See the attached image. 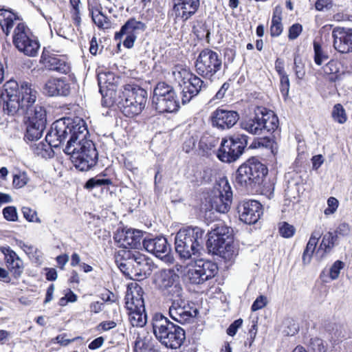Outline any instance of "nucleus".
<instances>
[{"label": "nucleus", "mask_w": 352, "mask_h": 352, "mask_svg": "<svg viewBox=\"0 0 352 352\" xmlns=\"http://www.w3.org/2000/svg\"><path fill=\"white\" fill-rule=\"evenodd\" d=\"M314 62L318 65H321L324 61L329 58L327 52L324 51L321 45L314 41Z\"/></svg>", "instance_id": "38"}, {"label": "nucleus", "mask_w": 352, "mask_h": 352, "mask_svg": "<svg viewBox=\"0 0 352 352\" xmlns=\"http://www.w3.org/2000/svg\"><path fill=\"white\" fill-rule=\"evenodd\" d=\"M40 63L45 69L60 74H67L71 69L70 64L65 57L54 54L45 49L42 52Z\"/></svg>", "instance_id": "23"}, {"label": "nucleus", "mask_w": 352, "mask_h": 352, "mask_svg": "<svg viewBox=\"0 0 352 352\" xmlns=\"http://www.w3.org/2000/svg\"><path fill=\"white\" fill-rule=\"evenodd\" d=\"M142 246L146 251L156 257L170 261L171 248L166 238L162 236L144 238Z\"/></svg>", "instance_id": "20"}, {"label": "nucleus", "mask_w": 352, "mask_h": 352, "mask_svg": "<svg viewBox=\"0 0 352 352\" xmlns=\"http://www.w3.org/2000/svg\"><path fill=\"white\" fill-rule=\"evenodd\" d=\"M243 320L241 318H239L234 320L227 329V333L230 336H234L236 335L238 329L242 326Z\"/></svg>", "instance_id": "57"}, {"label": "nucleus", "mask_w": 352, "mask_h": 352, "mask_svg": "<svg viewBox=\"0 0 352 352\" xmlns=\"http://www.w3.org/2000/svg\"><path fill=\"white\" fill-rule=\"evenodd\" d=\"M278 124V118L273 111L257 107L252 116L241 122V127L251 134L266 137L274 132Z\"/></svg>", "instance_id": "8"}, {"label": "nucleus", "mask_w": 352, "mask_h": 352, "mask_svg": "<svg viewBox=\"0 0 352 352\" xmlns=\"http://www.w3.org/2000/svg\"><path fill=\"white\" fill-rule=\"evenodd\" d=\"M212 125L219 129H231L239 119L237 111L217 108L211 114Z\"/></svg>", "instance_id": "24"}, {"label": "nucleus", "mask_w": 352, "mask_h": 352, "mask_svg": "<svg viewBox=\"0 0 352 352\" xmlns=\"http://www.w3.org/2000/svg\"><path fill=\"white\" fill-rule=\"evenodd\" d=\"M265 164L256 157H252L242 164L236 170L235 182L248 191L256 190L267 174Z\"/></svg>", "instance_id": "7"}, {"label": "nucleus", "mask_w": 352, "mask_h": 352, "mask_svg": "<svg viewBox=\"0 0 352 352\" xmlns=\"http://www.w3.org/2000/svg\"><path fill=\"white\" fill-rule=\"evenodd\" d=\"M22 212L24 218L30 222L40 223L41 220L37 217L36 212L29 207H23Z\"/></svg>", "instance_id": "48"}, {"label": "nucleus", "mask_w": 352, "mask_h": 352, "mask_svg": "<svg viewBox=\"0 0 352 352\" xmlns=\"http://www.w3.org/2000/svg\"><path fill=\"white\" fill-rule=\"evenodd\" d=\"M12 43L19 52L28 56H35L40 47L38 41L32 36L30 29L21 22L18 23L13 30Z\"/></svg>", "instance_id": "13"}, {"label": "nucleus", "mask_w": 352, "mask_h": 352, "mask_svg": "<svg viewBox=\"0 0 352 352\" xmlns=\"http://www.w3.org/2000/svg\"><path fill=\"white\" fill-rule=\"evenodd\" d=\"M333 3L330 0H317L315 8L318 11H323L324 9L329 10L332 8Z\"/></svg>", "instance_id": "59"}, {"label": "nucleus", "mask_w": 352, "mask_h": 352, "mask_svg": "<svg viewBox=\"0 0 352 352\" xmlns=\"http://www.w3.org/2000/svg\"><path fill=\"white\" fill-rule=\"evenodd\" d=\"M171 305L169 307L168 313L170 317L175 321L185 324L190 322L197 314V309H192L183 298V294L179 297H170Z\"/></svg>", "instance_id": "18"}, {"label": "nucleus", "mask_w": 352, "mask_h": 352, "mask_svg": "<svg viewBox=\"0 0 352 352\" xmlns=\"http://www.w3.org/2000/svg\"><path fill=\"white\" fill-rule=\"evenodd\" d=\"M151 325L156 339L166 348L178 349L186 340L184 329L161 313L153 316Z\"/></svg>", "instance_id": "5"}, {"label": "nucleus", "mask_w": 352, "mask_h": 352, "mask_svg": "<svg viewBox=\"0 0 352 352\" xmlns=\"http://www.w3.org/2000/svg\"><path fill=\"white\" fill-rule=\"evenodd\" d=\"M280 77V91L283 96L286 97L288 95L289 90V79L288 75L283 74L279 76Z\"/></svg>", "instance_id": "52"}, {"label": "nucleus", "mask_w": 352, "mask_h": 352, "mask_svg": "<svg viewBox=\"0 0 352 352\" xmlns=\"http://www.w3.org/2000/svg\"><path fill=\"white\" fill-rule=\"evenodd\" d=\"M208 236L206 248L209 253L218 255L226 261H230L236 256L233 230L231 228L219 222L213 226Z\"/></svg>", "instance_id": "4"}, {"label": "nucleus", "mask_w": 352, "mask_h": 352, "mask_svg": "<svg viewBox=\"0 0 352 352\" xmlns=\"http://www.w3.org/2000/svg\"><path fill=\"white\" fill-rule=\"evenodd\" d=\"M302 26L299 23L292 25L289 29L288 37L290 40L296 39L301 33Z\"/></svg>", "instance_id": "56"}, {"label": "nucleus", "mask_w": 352, "mask_h": 352, "mask_svg": "<svg viewBox=\"0 0 352 352\" xmlns=\"http://www.w3.org/2000/svg\"><path fill=\"white\" fill-rule=\"evenodd\" d=\"M1 252L5 256L6 265L11 264L19 257L10 247H2Z\"/></svg>", "instance_id": "50"}, {"label": "nucleus", "mask_w": 352, "mask_h": 352, "mask_svg": "<svg viewBox=\"0 0 352 352\" xmlns=\"http://www.w3.org/2000/svg\"><path fill=\"white\" fill-rule=\"evenodd\" d=\"M190 76L188 78V84L184 82V86L182 91V102L183 104L188 103L195 96L208 87L207 82H205L197 76L187 73Z\"/></svg>", "instance_id": "27"}, {"label": "nucleus", "mask_w": 352, "mask_h": 352, "mask_svg": "<svg viewBox=\"0 0 352 352\" xmlns=\"http://www.w3.org/2000/svg\"><path fill=\"white\" fill-rule=\"evenodd\" d=\"M69 155L74 166L81 171H87L94 166L98 161V152L94 142L87 139L78 140L70 146L69 151H65Z\"/></svg>", "instance_id": "9"}, {"label": "nucleus", "mask_w": 352, "mask_h": 352, "mask_svg": "<svg viewBox=\"0 0 352 352\" xmlns=\"http://www.w3.org/2000/svg\"><path fill=\"white\" fill-rule=\"evenodd\" d=\"M56 82V91H58V96H67L70 93V84L65 80V78H54Z\"/></svg>", "instance_id": "40"}, {"label": "nucleus", "mask_w": 352, "mask_h": 352, "mask_svg": "<svg viewBox=\"0 0 352 352\" xmlns=\"http://www.w3.org/2000/svg\"><path fill=\"white\" fill-rule=\"evenodd\" d=\"M332 117L335 121L340 124H343L346 121V114L341 104H336L334 105L332 111Z\"/></svg>", "instance_id": "41"}, {"label": "nucleus", "mask_w": 352, "mask_h": 352, "mask_svg": "<svg viewBox=\"0 0 352 352\" xmlns=\"http://www.w3.org/2000/svg\"><path fill=\"white\" fill-rule=\"evenodd\" d=\"M54 146L50 144V142L44 143L41 142L32 146V148L34 153L42 158H51L54 157V152L52 149Z\"/></svg>", "instance_id": "35"}, {"label": "nucleus", "mask_w": 352, "mask_h": 352, "mask_svg": "<svg viewBox=\"0 0 352 352\" xmlns=\"http://www.w3.org/2000/svg\"><path fill=\"white\" fill-rule=\"evenodd\" d=\"M195 67L199 76L212 82L222 69L221 56L210 48H205L197 57Z\"/></svg>", "instance_id": "10"}, {"label": "nucleus", "mask_w": 352, "mask_h": 352, "mask_svg": "<svg viewBox=\"0 0 352 352\" xmlns=\"http://www.w3.org/2000/svg\"><path fill=\"white\" fill-rule=\"evenodd\" d=\"M155 283L159 289L170 297H179L183 294L179 276L173 269H163L155 275Z\"/></svg>", "instance_id": "14"}, {"label": "nucleus", "mask_w": 352, "mask_h": 352, "mask_svg": "<svg viewBox=\"0 0 352 352\" xmlns=\"http://www.w3.org/2000/svg\"><path fill=\"white\" fill-rule=\"evenodd\" d=\"M8 267L16 278L21 276L23 272V263L19 258L11 264H8Z\"/></svg>", "instance_id": "44"}, {"label": "nucleus", "mask_w": 352, "mask_h": 352, "mask_svg": "<svg viewBox=\"0 0 352 352\" xmlns=\"http://www.w3.org/2000/svg\"><path fill=\"white\" fill-rule=\"evenodd\" d=\"M88 135L89 131L83 120L78 118L74 120L65 118L56 120L52 124L50 130L45 136V141L50 142L54 148H58L69 138L63 149L65 152L70 149V146L75 143L76 140H83Z\"/></svg>", "instance_id": "2"}, {"label": "nucleus", "mask_w": 352, "mask_h": 352, "mask_svg": "<svg viewBox=\"0 0 352 352\" xmlns=\"http://www.w3.org/2000/svg\"><path fill=\"white\" fill-rule=\"evenodd\" d=\"M119 255L124 258L131 259V273L135 275V280H142L151 275L153 263L145 255L131 250H120Z\"/></svg>", "instance_id": "16"}, {"label": "nucleus", "mask_w": 352, "mask_h": 352, "mask_svg": "<svg viewBox=\"0 0 352 352\" xmlns=\"http://www.w3.org/2000/svg\"><path fill=\"white\" fill-rule=\"evenodd\" d=\"M239 219L246 224H254L263 214L262 205L255 200L243 201L237 207Z\"/></svg>", "instance_id": "22"}, {"label": "nucleus", "mask_w": 352, "mask_h": 352, "mask_svg": "<svg viewBox=\"0 0 352 352\" xmlns=\"http://www.w3.org/2000/svg\"><path fill=\"white\" fill-rule=\"evenodd\" d=\"M324 76L330 82H336L341 79L340 63L336 60H329L323 67Z\"/></svg>", "instance_id": "31"}, {"label": "nucleus", "mask_w": 352, "mask_h": 352, "mask_svg": "<svg viewBox=\"0 0 352 352\" xmlns=\"http://www.w3.org/2000/svg\"><path fill=\"white\" fill-rule=\"evenodd\" d=\"M89 14L94 23L100 29H107L111 27L110 19L103 14L101 8L89 6Z\"/></svg>", "instance_id": "32"}, {"label": "nucleus", "mask_w": 352, "mask_h": 352, "mask_svg": "<svg viewBox=\"0 0 352 352\" xmlns=\"http://www.w3.org/2000/svg\"><path fill=\"white\" fill-rule=\"evenodd\" d=\"M147 100L145 89L135 85H125L119 89L118 94L108 106L116 105L126 117L139 115L144 109Z\"/></svg>", "instance_id": "3"}, {"label": "nucleus", "mask_w": 352, "mask_h": 352, "mask_svg": "<svg viewBox=\"0 0 352 352\" xmlns=\"http://www.w3.org/2000/svg\"><path fill=\"white\" fill-rule=\"evenodd\" d=\"M283 32V25L280 24H271L270 34L272 37H276L280 35Z\"/></svg>", "instance_id": "62"}, {"label": "nucleus", "mask_w": 352, "mask_h": 352, "mask_svg": "<svg viewBox=\"0 0 352 352\" xmlns=\"http://www.w3.org/2000/svg\"><path fill=\"white\" fill-rule=\"evenodd\" d=\"M232 201V191L226 179H221L218 187L212 192L208 204L210 209L219 213H226L230 208Z\"/></svg>", "instance_id": "15"}, {"label": "nucleus", "mask_w": 352, "mask_h": 352, "mask_svg": "<svg viewBox=\"0 0 352 352\" xmlns=\"http://www.w3.org/2000/svg\"><path fill=\"white\" fill-rule=\"evenodd\" d=\"M294 69L298 79L302 80L305 76V65L299 55H296L294 59Z\"/></svg>", "instance_id": "43"}, {"label": "nucleus", "mask_w": 352, "mask_h": 352, "mask_svg": "<svg viewBox=\"0 0 352 352\" xmlns=\"http://www.w3.org/2000/svg\"><path fill=\"white\" fill-rule=\"evenodd\" d=\"M152 103L160 113L175 112L179 108L174 88L164 82H160L155 87Z\"/></svg>", "instance_id": "11"}, {"label": "nucleus", "mask_w": 352, "mask_h": 352, "mask_svg": "<svg viewBox=\"0 0 352 352\" xmlns=\"http://www.w3.org/2000/svg\"><path fill=\"white\" fill-rule=\"evenodd\" d=\"M4 218L10 221H17L18 216L16 209L14 206H7L3 210Z\"/></svg>", "instance_id": "51"}, {"label": "nucleus", "mask_w": 352, "mask_h": 352, "mask_svg": "<svg viewBox=\"0 0 352 352\" xmlns=\"http://www.w3.org/2000/svg\"><path fill=\"white\" fill-rule=\"evenodd\" d=\"M338 235L334 234L333 232H327L322 236V241L318 252L323 250L325 254L330 253L333 248L336 245H338Z\"/></svg>", "instance_id": "34"}, {"label": "nucleus", "mask_w": 352, "mask_h": 352, "mask_svg": "<svg viewBox=\"0 0 352 352\" xmlns=\"http://www.w3.org/2000/svg\"><path fill=\"white\" fill-rule=\"evenodd\" d=\"M143 291L141 287H135L131 294L127 293L126 300V307L128 310L145 311L144 301L142 297Z\"/></svg>", "instance_id": "29"}, {"label": "nucleus", "mask_w": 352, "mask_h": 352, "mask_svg": "<svg viewBox=\"0 0 352 352\" xmlns=\"http://www.w3.org/2000/svg\"><path fill=\"white\" fill-rule=\"evenodd\" d=\"M18 15L10 9H0V26L6 36L11 34L14 21H19Z\"/></svg>", "instance_id": "30"}, {"label": "nucleus", "mask_w": 352, "mask_h": 352, "mask_svg": "<svg viewBox=\"0 0 352 352\" xmlns=\"http://www.w3.org/2000/svg\"><path fill=\"white\" fill-rule=\"evenodd\" d=\"M66 337L67 335L65 333L60 334L54 338L52 342L58 343L62 346H67L74 340V339H67Z\"/></svg>", "instance_id": "60"}, {"label": "nucleus", "mask_w": 352, "mask_h": 352, "mask_svg": "<svg viewBox=\"0 0 352 352\" xmlns=\"http://www.w3.org/2000/svg\"><path fill=\"white\" fill-rule=\"evenodd\" d=\"M119 80L120 78L111 72L98 74L99 91L102 96V102L106 106H108L109 101L113 100L118 94L119 89H117V87Z\"/></svg>", "instance_id": "19"}, {"label": "nucleus", "mask_w": 352, "mask_h": 352, "mask_svg": "<svg viewBox=\"0 0 352 352\" xmlns=\"http://www.w3.org/2000/svg\"><path fill=\"white\" fill-rule=\"evenodd\" d=\"M219 144V139L212 135L204 136L199 142L200 147L204 150L210 151Z\"/></svg>", "instance_id": "39"}, {"label": "nucleus", "mask_w": 352, "mask_h": 352, "mask_svg": "<svg viewBox=\"0 0 352 352\" xmlns=\"http://www.w3.org/2000/svg\"><path fill=\"white\" fill-rule=\"evenodd\" d=\"M144 232L140 230L127 229L118 231L114 235V240L120 247L124 249H141Z\"/></svg>", "instance_id": "21"}, {"label": "nucleus", "mask_w": 352, "mask_h": 352, "mask_svg": "<svg viewBox=\"0 0 352 352\" xmlns=\"http://www.w3.org/2000/svg\"><path fill=\"white\" fill-rule=\"evenodd\" d=\"M29 182V177L25 172L19 171L13 175L12 185L16 188L25 186Z\"/></svg>", "instance_id": "42"}, {"label": "nucleus", "mask_w": 352, "mask_h": 352, "mask_svg": "<svg viewBox=\"0 0 352 352\" xmlns=\"http://www.w3.org/2000/svg\"><path fill=\"white\" fill-rule=\"evenodd\" d=\"M146 28L145 23L135 18H131L121 27L119 32H116L114 39L120 41L124 34L137 35L139 31L144 32Z\"/></svg>", "instance_id": "28"}, {"label": "nucleus", "mask_w": 352, "mask_h": 352, "mask_svg": "<svg viewBox=\"0 0 352 352\" xmlns=\"http://www.w3.org/2000/svg\"><path fill=\"white\" fill-rule=\"evenodd\" d=\"M18 245L30 258L38 259V249L34 245L27 244L22 241H19Z\"/></svg>", "instance_id": "45"}, {"label": "nucleus", "mask_w": 352, "mask_h": 352, "mask_svg": "<svg viewBox=\"0 0 352 352\" xmlns=\"http://www.w3.org/2000/svg\"><path fill=\"white\" fill-rule=\"evenodd\" d=\"M43 93L49 96H57L55 79L49 80L44 85Z\"/></svg>", "instance_id": "49"}, {"label": "nucleus", "mask_w": 352, "mask_h": 352, "mask_svg": "<svg viewBox=\"0 0 352 352\" xmlns=\"http://www.w3.org/2000/svg\"><path fill=\"white\" fill-rule=\"evenodd\" d=\"M230 88V83L228 82H224L219 91L217 92L216 95L214 97V99L220 100L222 99L228 89Z\"/></svg>", "instance_id": "61"}, {"label": "nucleus", "mask_w": 352, "mask_h": 352, "mask_svg": "<svg viewBox=\"0 0 352 352\" xmlns=\"http://www.w3.org/2000/svg\"><path fill=\"white\" fill-rule=\"evenodd\" d=\"M27 82L19 87L16 80L7 81L0 91V111L8 116L25 115L28 122L46 127V110L40 105L33 106L37 92Z\"/></svg>", "instance_id": "1"}, {"label": "nucleus", "mask_w": 352, "mask_h": 352, "mask_svg": "<svg viewBox=\"0 0 352 352\" xmlns=\"http://www.w3.org/2000/svg\"><path fill=\"white\" fill-rule=\"evenodd\" d=\"M279 232L283 237L290 238L294 234L295 228L293 226L284 222L283 225L279 228Z\"/></svg>", "instance_id": "53"}, {"label": "nucleus", "mask_w": 352, "mask_h": 352, "mask_svg": "<svg viewBox=\"0 0 352 352\" xmlns=\"http://www.w3.org/2000/svg\"><path fill=\"white\" fill-rule=\"evenodd\" d=\"M205 231L198 226H186L179 229L175 237V248L182 258L190 259L203 248Z\"/></svg>", "instance_id": "6"}, {"label": "nucleus", "mask_w": 352, "mask_h": 352, "mask_svg": "<svg viewBox=\"0 0 352 352\" xmlns=\"http://www.w3.org/2000/svg\"><path fill=\"white\" fill-rule=\"evenodd\" d=\"M217 272L218 266L214 262L201 259L188 270L186 278L191 284L200 285L214 278Z\"/></svg>", "instance_id": "17"}, {"label": "nucleus", "mask_w": 352, "mask_h": 352, "mask_svg": "<svg viewBox=\"0 0 352 352\" xmlns=\"http://www.w3.org/2000/svg\"><path fill=\"white\" fill-rule=\"evenodd\" d=\"M125 35L126 38L123 41V45L127 49H131L134 45V43L137 38V35Z\"/></svg>", "instance_id": "63"}, {"label": "nucleus", "mask_w": 352, "mask_h": 352, "mask_svg": "<svg viewBox=\"0 0 352 352\" xmlns=\"http://www.w3.org/2000/svg\"><path fill=\"white\" fill-rule=\"evenodd\" d=\"M338 204L339 202L336 198L329 197L327 200L328 207L324 210V214L327 215L333 214L338 207Z\"/></svg>", "instance_id": "54"}, {"label": "nucleus", "mask_w": 352, "mask_h": 352, "mask_svg": "<svg viewBox=\"0 0 352 352\" xmlns=\"http://www.w3.org/2000/svg\"><path fill=\"white\" fill-rule=\"evenodd\" d=\"M112 184L111 179L109 178H103L102 177V175H98L97 176L88 179L84 187L86 189L91 190L94 188L102 186H110L112 185Z\"/></svg>", "instance_id": "37"}, {"label": "nucleus", "mask_w": 352, "mask_h": 352, "mask_svg": "<svg viewBox=\"0 0 352 352\" xmlns=\"http://www.w3.org/2000/svg\"><path fill=\"white\" fill-rule=\"evenodd\" d=\"M129 320L133 327H143L146 323L145 311L129 310Z\"/></svg>", "instance_id": "36"}, {"label": "nucleus", "mask_w": 352, "mask_h": 352, "mask_svg": "<svg viewBox=\"0 0 352 352\" xmlns=\"http://www.w3.org/2000/svg\"><path fill=\"white\" fill-rule=\"evenodd\" d=\"M125 262H122L119 264L118 267L121 272L130 279H135V275L131 273L132 270L131 259L124 258Z\"/></svg>", "instance_id": "46"}, {"label": "nucleus", "mask_w": 352, "mask_h": 352, "mask_svg": "<svg viewBox=\"0 0 352 352\" xmlns=\"http://www.w3.org/2000/svg\"><path fill=\"white\" fill-rule=\"evenodd\" d=\"M344 263L338 260L333 263L329 269V276L331 280H336L338 278L340 270L343 269Z\"/></svg>", "instance_id": "47"}, {"label": "nucleus", "mask_w": 352, "mask_h": 352, "mask_svg": "<svg viewBox=\"0 0 352 352\" xmlns=\"http://www.w3.org/2000/svg\"><path fill=\"white\" fill-rule=\"evenodd\" d=\"M26 129L24 134V140L26 142L36 141L40 139L45 129V126L41 127L39 124L35 122H25Z\"/></svg>", "instance_id": "33"}, {"label": "nucleus", "mask_w": 352, "mask_h": 352, "mask_svg": "<svg viewBox=\"0 0 352 352\" xmlns=\"http://www.w3.org/2000/svg\"><path fill=\"white\" fill-rule=\"evenodd\" d=\"M173 11L175 17L183 22L187 21L198 11L200 7V0H172Z\"/></svg>", "instance_id": "26"}, {"label": "nucleus", "mask_w": 352, "mask_h": 352, "mask_svg": "<svg viewBox=\"0 0 352 352\" xmlns=\"http://www.w3.org/2000/svg\"><path fill=\"white\" fill-rule=\"evenodd\" d=\"M334 49L342 54L352 52V28L336 27L332 31Z\"/></svg>", "instance_id": "25"}, {"label": "nucleus", "mask_w": 352, "mask_h": 352, "mask_svg": "<svg viewBox=\"0 0 352 352\" xmlns=\"http://www.w3.org/2000/svg\"><path fill=\"white\" fill-rule=\"evenodd\" d=\"M333 233L334 234H337L338 236L339 235L342 236H347L350 233L349 226L346 223H342L337 227Z\"/></svg>", "instance_id": "58"}, {"label": "nucleus", "mask_w": 352, "mask_h": 352, "mask_svg": "<svg viewBox=\"0 0 352 352\" xmlns=\"http://www.w3.org/2000/svg\"><path fill=\"white\" fill-rule=\"evenodd\" d=\"M267 303V298L264 296L261 295L258 297H257L256 299L254 301L251 307V310L252 311H258L263 308L265 306H266Z\"/></svg>", "instance_id": "55"}, {"label": "nucleus", "mask_w": 352, "mask_h": 352, "mask_svg": "<svg viewBox=\"0 0 352 352\" xmlns=\"http://www.w3.org/2000/svg\"><path fill=\"white\" fill-rule=\"evenodd\" d=\"M248 137L244 134H235L229 140L223 139L217 156L223 162L236 161L243 154L248 145Z\"/></svg>", "instance_id": "12"}, {"label": "nucleus", "mask_w": 352, "mask_h": 352, "mask_svg": "<svg viewBox=\"0 0 352 352\" xmlns=\"http://www.w3.org/2000/svg\"><path fill=\"white\" fill-rule=\"evenodd\" d=\"M284 60L279 58H278L275 61V69L278 76L286 74V72L284 70Z\"/></svg>", "instance_id": "64"}]
</instances>
